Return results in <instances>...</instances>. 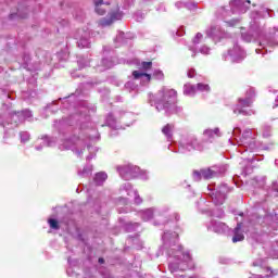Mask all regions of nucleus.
<instances>
[{
	"label": "nucleus",
	"mask_w": 278,
	"mask_h": 278,
	"mask_svg": "<svg viewBox=\"0 0 278 278\" xmlns=\"http://www.w3.org/2000/svg\"><path fill=\"white\" fill-rule=\"evenodd\" d=\"M270 16V12L267 8L261 7V9L256 12H252L251 18L253 21H257V18H268Z\"/></svg>",
	"instance_id": "aec40b11"
},
{
	"label": "nucleus",
	"mask_w": 278,
	"mask_h": 278,
	"mask_svg": "<svg viewBox=\"0 0 278 278\" xmlns=\"http://www.w3.org/2000/svg\"><path fill=\"white\" fill-rule=\"evenodd\" d=\"M79 66H80V68H84V67L88 66V64L81 65V62H79Z\"/></svg>",
	"instance_id": "8fccbe9b"
},
{
	"label": "nucleus",
	"mask_w": 278,
	"mask_h": 278,
	"mask_svg": "<svg viewBox=\"0 0 278 278\" xmlns=\"http://www.w3.org/2000/svg\"><path fill=\"white\" fill-rule=\"evenodd\" d=\"M242 38L245 42H253V40H255V37L251 34H242Z\"/></svg>",
	"instance_id": "e433bc0d"
},
{
	"label": "nucleus",
	"mask_w": 278,
	"mask_h": 278,
	"mask_svg": "<svg viewBox=\"0 0 278 278\" xmlns=\"http://www.w3.org/2000/svg\"><path fill=\"white\" fill-rule=\"evenodd\" d=\"M153 68V62H141L139 64V70L132 72L134 79H138L143 86H147L151 79H164V72L161 70H154L152 75L149 74V71Z\"/></svg>",
	"instance_id": "7ed1b4c3"
},
{
	"label": "nucleus",
	"mask_w": 278,
	"mask_h": 278,
	"mask_svg": "<svg viewBox=\"0 0 278 278\" xmlns=\"http://www.w3.org/2000/svg\"><path fill=\"white\" fill-rule=\"evenodd\" d=\"M106 123L109 125V127H112V129H121L118 128V126L116 125V118H114V115L110 114L106 118Z\"/></svg>",
	"instance_id": "c756f323"
},
{
	"label": "nucleus",
	"mask_w": 278,
	"mask_h": 278,
	"mask_svg": "<svg viewBox=\"0 0 278 278\" xmlns=\"http://www.w3.org/2000/svg\"><path fill=\"white\" fill-rule=\"evenodd\" d=\"M77 46L79 47V49L90 48V33L88 30L78 31Z\"/></svg>",
	"instance_id": "dca6fc26"
},
{
	"label": "nucleus",
	"mask_w": 278,
	"mask_h": 278,
	"mask_svg": "<svg viewBox=\"0 0 278 278\" xmlns=\"http://www.w3.org/2000/svg\"><path fill=\"white\" fill-rule=\"evenodd\" d=\"M275 36H278L277 33H275Z\"/></svg>",
	"instance_id": "13d9d810"
},
{
	"label": "nucleus",
	"mask_w": 278,
	"mask_h": 278,
	"mask_svg": "<svg viewBox=\"0 0 278 278\" xmlns=\"http://www.w3.org/2000/svg\"><path fill=\"white\" fill-rule=\"evenodd\" d=\"M260 45L263 49H266V47H275V45H278V42L275 43L271 40L264 39L260 42Z\"/></svg>",
	"instance_id": "2f4dec72"
},
{
	"label": "nucleus",
	"mask_w": 278,
	"mask_h": 278,
	"mask_svg": "<svg viewBox=\"0 0 278 278\" xmlns=\"http://www.w3.org/2000/svg\"><path fill=\"white\" fill-rule=\"evenodd\" d=\"M247 58V52L238 43L233 45L227 53L222 55L224 62H242Z\"/></svg>",
	"instance_id": "0eeeda50"
},
{
	"label": "nucleus",
	"mask_w": 278,
	"mask_h": 278,
	"mask_svg": "<svg viewBox=\"0 0 278 278\" xmlns=\"http://www.w3.org/2000/svg\"><path fill=\"white\" fill-rule=\"evenodd\" d=\"M233 233L235 236L232 237V242H242V240H244V235L242 233V224H237Z\"/></svg>",
	"instance_id": "5701e85b"
},
{
	"label": "nucleus",
	"mask_w": 278,
	"mask_h": 278,
	"mask_svg": "<svg viewBox=\"0 0 278 278\" xmlns=\"http://www.w3.org/2000/svg\"><path fill=\"white\" fill-rule=\"evenodd\" d=\"M240 132V128H235L232 131V136L237 141V144L239 147H244L245 151H255V149H257V143H255V136H253V130L245 129L242 134V137L238 139Z\"/></svg>",
	"instance_id": "20e7f679"
},
{
	"label": "nucleus",
	"mask_w": 278,
	"mask_h": 278,
	"mask_svg": "<svg viewBox=\"0 0 278 278\" xmlns=\"http://www.w3.org/2000/svg\"><path fill=\"white\" fill-rule=\"evenodd\" d=\"M149 99L151 105L154 103L157 112L164 110L167 116L181 112V109L175 105L177 99V91H175V89L162 88L156 96L150 94Z\"/></svg>",
	"instance_id": "f257e3e1"
},
{
	"label": "nucleus",
	"mask_w": 278,
	"mask_h": 278,
	"mask_svg": "<svg viewBox=\"0 0 278 278\" xmlns=\"http://www.w3.org/2000/svg\"><path fill=\"white\" fill-rule=\"evenodd\" d=\"M79 177H90L92 175V165H86L83 169L78 170Z\"/></svg>",
	"instance_id": "cd10ccee"
},
{
	"label": "nucleus",
	"mask_w": 278,
	"mask_h": 278,
	"mask_svg": "<svg viewBox=\"0 0 278 278\" xmlns=\"http://www.w3.org/2000/svg\"><path fill=\"white\" fill-rule=\"evenodd\" d=\"M181 149H185V151H201L203 147H201V143H199V140H197L195 137H189L185 138L180 141Z\"/></svg>",
	"instance_id": "f8f14e48"
},
{
	"label": "nucleus",
	"mask_w": 278,
	"mask_h": 278,
	"mask_svg": "<svg viewBox=\"0 0 278 278\" xmlns=\"http://www.w3.org/2000/svg\"><path fill=\"white\" fill-rule=\"evenodd\" d=\"M256 53H262V50L261 49H256Z\"/></svg>",
	"instance_id": "864d4df0"
},
{
	"label": "nucleus",
	"mask_w": 278,
	"mask_h": 278,
	"mask_svg": "<svg viewBox=\"0 0 278 278\" xmlns=\"http://www.w3.org/2000/svg\"><path fill=\"white\" fill-rule=\"evenodd\" d=\"M273 253H274V254H271V257H274V258L277 257V253H278V243H277V248H274V249H273Z\"/></svg>",
	"instance_id": "49530a36"
},
{
	"label": "nucleus",
	"mask_w": 278,
	"mask_h": 278,
	"mask_svg": "<svg viewBox=\"0 0 278 278\" xmlns=\"http://www.w3.org/2000/svg\"><path fill=\"white\" fill-rule=\"evenodd\" d=\"M218 175V172L214 168H203L193 172L194 181H201V179H212Z\"/></svg>",
	"instance_id": "ddd939ff"
},
{
	"label": "nucleus",
	"mask_w": 278,
	"mask_h": 278,
	"mask_svg": "<svg viewBox=\"0 0 278 278\" xmlns=\"http://www.w3.org/2000/svg\"><path fill=\"white\" fill-rule=\"evenodd\" d=\"M201 42H203V34L198 33L194 38L192 39L191 45L189 46V50H191L192 52V58H194V55H197L199 49V45H201Z\"/></svg>",
	"instance_id": "a211bd4d"
},
{
	"label": "nucleus",
	"mask_w": 278,
	"mask_h": 278,
	"mask_svg": "<svg viewBox=\"0 0 278 278\" xmlns=\"http://www.w3.org/2000/svg\"><path fill=\"white\" fill-rule=\"evenodd\" d=\"M59 149L61 151H64V150L73 151V153H75L77 157H81V155H84V151H88L89 155L87 156V160H92V157L97 155V151H99L97 147H92L90 144H88L86 148V138L77 135H74L70 139L65 140L59 147Z\"/></svg>",
	"instance_id": "f03ea898"
},
{
	"label": "nucleus",
	"mask_w": 278,
	"mask_h": 278,
	"mask_svg": "<svg viewBox=\"0 0 278 278\" xmlns=\"http://www.w3.org/2000/svg\"><path fill=\"white\" fill-rule=\"evenodd\" d=\"M102 64H103V66H105V68H112L114 66V63H112V61H110L108 59H103Z\"/></svg>",
	"instance_id": "4c0bfd02"
},
{
	"label": "nucleus",
	"mask_w": 278,
	"mask_h": 278,
	"mask_svg": "<svg viewBox=\"0 0 278 278\" xmlns=\"http://www.w3.org/2000/svg\"><path fill=\"white\" fill-rule=\"evenodd\" d=\"M48 223L51 229H60V224L56 222V219L50 218L48 219Z\"/></svg>",
	"instance_id": "72a5a7b5"
},
{
	"label": "nucleus",
	"mask_w": 278,
	"mask_h": 278,
	"mask_svg": "<svg viewBox=\"0 0 278 278\" xmlns=\"http://www.w3.org/2000/svg\"><path fill=\"white\" fill-rule=\"evenodd\" d=\"M206 34L211 38H220L223 36V29H220V26H212L206 30Z\"/></svg>",
	"instance_id": "b1692460"
},
{
	"label": "nucleus",
	"mask_w": 278,
	"mask_h": 278,
	"mask_svg": "<svg viewBox=\"0 0 278 278\" xmlns=\"http://www.w3.org/2000/svg\"><path fill=\"white\" fill-rule=\"evenodd\" d=\"M251 1L242 2V0H232L230 1V10L232 14H244L249 10Z\"/></svg>",
	"instance_id": "4468645a"
},
{
	"label": "nucleus",
	"mask_w": 278,
	"mask_h": 278,
	"mask_svg": "<svg viewBox=\"0 0 278 278\" xmlns=\"http://www.w3.org/2000/svg\"><path fill=\"white\" fill-rule=\"evenodd\" d=\"M207 230L208 231H214V233H225L229 227L227 224L218 222L216 219H212L207 225Z\"/></svg>",
	"instance_id": "2eb2a0df"
},
{
	"label": "nucleus",
	"mask_w": 278,
	"mask_h": 278,
	"mask_svg": "<svg viewBox=\"0 0 278 278\" xmlns=\"http://www.w3.org/2000/svg\"><path fill=\"white\" fill-rule=\"evenodd\" d=\"M188 4L184 3V2H176V8L180 9V8H186Z\"/></svg>",
	"instance_id": "c03bdc74"
},
{
	"label": "nucleus",
	"mask_w": 278,
	"mask_h": 278,
	"mask_svg": "<svg viewBox=\"0 0 278 278\" xmlns=\"http://www.w3.org/2000/svg\"><path fill=\"white\" fill-rule=\"evenodd\" d=\"M258 186L260 188L264 187V180H262V182Z\"/></svg>",
	"instance_id": "3c124183"
},
{
	"label": "nucleus",
	"mask_w": 278,
	"mask_h": 278,
	"mask_svg": "<svg viewBox=\"0 0 278 278\" xmlns=\"http://www.w3.org/2000/svg\"><path fill=\"white\" fill-rule=\"evenodd\" d=\"M93 3L94 12L98 13L99 16H103L106 12L105 5H110V0H93Z\"/></svg>",
	"instance_id": "6ab92c4d"
},
{
	"label": "nucleus",
	"mask_w": 278,
	"mask_h": 278,
	"mask_svg": "<svg viewBox=\"0 0 278 278\" xmlns=\"http://www.w3.org/2000/svg\"><path fill=\"white\" fill-rule=\"evenodd\" d=\"M103 258H99V264H103Z\"/></svg>",
	"instance_id": "603ef678"
},
{
	"label": "nucleus",
	"mask_w": 278,
	"mask_h": 278,
	"mask_svg": "<svg viewBox=\"0 0 278 278\" xmlns=\"http://www.w3.org/2000/svg\"><path fill=\"white\" fill-rule=\"evenodd\" d=\"M243 160H245L247 162H253V155L250 157L243 155Z\"/></svg>",
	"instance_id": "09e8293b"
},
{
	"label": "nucleus",
	"mask_w": 278,
	"mask_h": 278,
	"mask_svg": "<svg viewBox=\"0 0 278 278\" xmlns=\"http://www.w3.org/2000/svg\"><path fill=\"white\" fill-rule=\"evenodd\" d=\"M270 131H271L270 126H264L263 127V137L270 138V136H271Z\"/></svg>",
	"instance_id": "c9c22d12"
},
{
	"label": "nucleus",
	"mask_w": 278,
	"mask_h": 278,
	"mask_svg": "<svg viewBox=\"0 0 278 278\" xmlns=\"http://www.w3.org/2000/svg\"><path fill=\"white\" fill-rule=\"evenodd\" d=\"M253 105V96L247 97V98H240L237 102V104L232 108L233 114L237 116L239 114H242L243 116H253L255 114V111L253 110H247L245 108H251Z\"/></svg>",
	"instance_id": "423d86ee"
},
{
	"label": "nucleus",
	"mask_w": 278,
	"mask_h": 278,
	"mask_svg": "<svg viewBox=\"0 0 278 278\" xmlns=\"http://www.w3.org/2000/svg\"><path fill=\"white\" fill-rule=\"evenodd\" d=\"M268 194L271 197H278V181H274L271 184V188L269 189Z\"/></svg>",
	"instance_id": "7c9ffc66"
},
{
	"label": "nucleus",
	"mask_w": 278,
	"mask_h": 278,
	"mask_svg": "<svg viewBox=\"0 0 278 278\" xmlns=\"http://www.w3.org/2000/svg\"><path fill=\"white\" fill-rule=\"evenodd\" d=\"M225 23L228 27H235V25H237L239 22L238 20H232L230 22L225 21Z\"/></svg>",
	"instance_id": "ea45409f"
},
{
	"label": "nucleus",
	"mask_w": 278,
	"mask_h": 278,
	"mask_svg": "<svg viewBox=\"0 0 278 278\" xmlns=\"http://www.w3.org/2000/svg\"><path fill=\"white\" fill-rule=\"evenodd\" d=\"M270 268H267V273H269Z\"/></svg>",
	"instance_id": "4d7b16f0"
},
{
	"label": "nucleus",
	"mask_w": 278,
	"mask_h": 278,
	"mask_svg": "<svg viewBox=\"0 0 278 278\" xmlns=\"http://www.w3.org/2000/svg\"><path fill=\"white\" fill-rule=\"evenodd\" d=\"M229 192V187L227 185H222L215 192L211 194L213 203L215 205H223L225 203V199H227V193Z\"/></svg>",
	"instance_id": "9d476101"
},
{
	"label": "nucleus",
	"mask_w": 278,
	"mask_h": 278,
	"mask_svg": "<svg viewBox=\"0 0 278 278\" xmlns=\"http://www.w3.org/2000/svg\"><path fill=\"white\" fill-rule=\"evenodd\" d=\"M194 74H195V71L194 70H189L188 71V73H187V75H188V77L190 78V79H192V77H194Z\"/></svg>",
	"instance_id": "37998d69"
},
{
	"label": "nucleus",
	"mask_w": 278,
	"mask_h": 278,
	"mask_svg": "<svg viewBox=\"0 0 278 278\" xmlns=\"http://www.w3.org/2000/svg\"><path fill=\"white\" fill-rule=\"evenodd\" d=\"M204 136L208 138V140H212L214 138H220V128H214V129H205Z\"/></svg>",
	"instance_id": "393cba45"
},
{
	"label": "nucleus",
	"mask_w": 278,
	"mask_h": 278,
	"mask_svg": "<svg viewBox=\"0 0 278 278\" xmlns=\"http://www.w3.org/2000/svg\"><path fill=\"white\" fill-rule=\"evenodd\" d=\"M29 118H31V111H29V110H25V111L12 114V121H14V123L16 125H18V123H23L24 121H27Z\"/></svg>",
	"instance_id": "f3484780"
},
{
	"label": "nucleus",
	"mask_w": 278,
	"mask_h": 278,
	"mask_svg": "<svg viewBox=\"0 0 278 278\" xmlns=\"http://www.w3.org/2000/svg\"><path fill=\"white\" fill-rule=\"evenodd\" d=\"M140 179H143V180L149 179V174H147V172H141L140 173Z\"/></svg>",
	"instance_id": "79ce46f5"
},
{
	"label": "nucleus",
	"mask_w": 278,
	"mask_h": 278,
	"mask_svg": "<svg viewBox=\"0 0 278 278\" xmlns=\"http://www.w3.org/2000/svg\"><path fill=\"white\" fill-rule=\"evenodd\" d=\"M40 146L36 147V151H42V147H53L55 144V138L43 137L39 140Z\"/></svg>",
	"instance_id": "412c9836"
},
{
	"label": "nucleus",
	"mask_w": 278,
	"mask_h": 278,
	"mask_svg": "<svg viewBox=\"0 0 278 278\" xmlns=\"http://www.w3.org/2000/svg\"><path fill=\"white\" fill-rule=\"evenodd\" d=\"M229 143H230V144H236V143H233V141H232L231 139H229Z\"/></svg>",
	"instance_id": "5fc2aeb1"
},
{
	"label": "nucleus",
	"mask_w": 278,
	"mask_h": 278,
	"mask_svg": "<svg viewBox=\"0 0 278 278\" xmlns=\"http://www.w3.org/2000/svg\"><path fill=\"white\" fill-rule=\"evenodd\" d=\"M125 34L124 33H121L117 37H116V40L118 42H123V38H124Z\"/></svg>",
	"instance_id": "a18cd8bd"
},
{
	"label": "nucleus",
	"mask_w": 278,
	"mask_h": 278,
	"mask_svg": "<svg viewBox=\"0 0 278 278\" xmlns=\"http://www.w3.org/2000/svg\"><path fill=\"white\" fill-rule=\"evenodd\" d=\"M195 89H197V92H202V93L210 92L211 90L210 85L203 84V83H199L198 85H195Z\"/></svg>",
	"instance_id": "c85d7f7f"
},
{
	"label": "nucleus",
	"mask_w": 278,
	"mask_h": 278,
	"mask_svg": "<svg viewBox=\"0 0 278 278\" xmlns=\"http://www.w3.org/2000/svg\"><path fill=\"white\" fill-rule=\"evenodd\" d=\"M184 94H186L187 97H194V94H197V86L186 84L184 86Z\"/></svg>",
	"instance_id": "bb28decb"
},
{
	"label": "nucleus",
	"mask_w": 278,
	"mask_h": 278,
	"mask_svg": "<svg viewBox=\"0 0 278 278\" xmlns=\"http://www.w3.org/2000/svg\"><path fill=\"white\" fill-rule=\"evenodd\" d=\"M20 138H21V142L25 143V142H29V138H31V137H30L29 132L22 131V132H20Z\"/></svg>",
	"instance_id": "473e14b6"
},
{
	"label": "nucleus",
	"mask_w": 278,
	"mask_h": 278,
	"mask_svg": "<svg viewBox=\"0 0 278 278\" xmlns=\"http://www.w3.org/2000/svg\"><path fill=\"white\" fill-rule=\"evenodd\" d=\"M119 194H122V197H134L135 198V203L137 205H140V203H142V198H140V195L138 194V191L134 189V187H131L130 182H125L119 188Z\"/></svg>",
	"instance_id": "1a4fd4ad"
},
{
	"label": "nucleus",
	"mask_w": 278,
	"mask_h": 278,
	"mask_svg": "<svg viewBox=\"0 0 278 278\" xmlns=\"http://www.w3.org/2000/svg\"><path fill=\"white\" fill-rule=\"evenodd\" d=\"M108 179V174L105 172H99L96 174L93 181L96 186H103V182Z\"/></svg>",
	"instance_id": "a878e982"
},
{
	"label": "nucleus",
	"mask_w": 278,
	"mask_h": 278,
	"mask_svg": "<svg viewBox=\"0 0 278 278\" xmlns=\"http://www.w3.org/2000/svg\"><path fill=\"white\" fill-rule=\"evenodd\" d=\"M117 170L122 179L129 180L138 176V172L140 170V168L134 165H125L123 167H118Z\"/></svg>",
	"instance_id": "9b49d317"
},
{
	"label": "nucleus",
	"mask_w": 278,
	"mask_h": 278,
	"mask_svg": "<svg viewBox=\"0 0 278 278\" xmlns=\"http://www.w3.org/2000/svg\"><path fill=\"white\" fill-rule=\"evenodd\" d=\"M265 151H270L271 149H275V142H269L267 146L263 147Z\"/></svg>",
	"instance_id": "a19ab883"
},
{
	"label": "nucleus",
	"mask_w": 278,
	"mask_h": 278,
	"mask_svg": "<svg viewBox=\"0 0 278 278\" xmlns=\"http://www.w3.org/2000/svg\"><path fill=\"white\" fill-rule=\"evenodd\" d=\"M168 212H170V207L162 206L161 208L151 207L144 211L139 212V216H141L142 220H151V218H155L156 220H162L166 223L168 220Z\"/></svg>",
	"instance_id": "39448f33"
},
{
	"label": "nucleus",
	"mask_w": 278,
	"mask_h": 278,
	"mask_svg": "<svg viewBox=\"0 0 278 278\" xmlns=\"http://www.w3.org/2000/svg\"><path fill=\"white\" fill-rule=\"evenodd\" d=\"M210 51H212V49L207 46H202L199 48V52L202 53V55H210Z\"/></svg>",
	"instance_id": "f704fd0d"
},
{
	"label": "nucleus",
	"mask_w": 278,
	"mask_h": 278,
	"mask_svg": "<svg viewBox=\"0 0 278 278\" xmlns=\"http://www.w3.org/2000/svg\"><path fill=\"white\" fill-rule=\"evenodd\" d=\"M121 18H123V12L116 7L115 9H112L105 17L99 21V25L100 27H110V25H114V23L121 21Z\"/></svg>",
	"instance_id": "6e6552de"
},
{
	"label": "nucleus",
	"mask_w": 278,
	"mask_h": 278,
	"mask_svg": "<svg viewBox=\"0 0 278 278\" xmlns=\"http://www.w3.org/2000/svg\"><path fill=\"white\" fill-rule=\"evenodd\" d=\"M136 227H138V223H135V224L130 223L126 226V229H127V231H134L136 229Z\"/></svg>",
	"instance_id": "58836bf2"
},
{
	"label": "nucleus",
	"mask_w": 278,
	"mask_h": 278,
	"mask_svg": "<svg viewBox=\"0 0 278 278\" xmlns=\"http://www.w3.org/2000/svg\"><path fill=\"white\" fill-rule=\"evenodd\" d=\"M128 86H129V83L128 84H126V87L128 88Z\"/></svg>",
	"instance_id": "6e6d98bb"
},
{
	"label": "nucleus",
	"mask_w": 278,
	"mask_h": 278,
	"mask_svg": "<svg viewBox=\"0 0 278 278\" xmlns=\"http://www.w3.org/2000/svg\"><path fill=\"white\" fill-rule=\"evenodd\" d=\"M263 263H264V261H262V260L260 262L255 261L253 263V266H262Z\"/></svg>",
	"instance_id": "de8ad7c7"
},
{
	"label": "nucleus",
	"mask_w": 278,
	"mask_h": 278,
	"mask_svg": "<svg viewBox=\"0 0 278 278\" xmlns=\"http://www.w3.org/2000/svg\"><path fill=\"white\" fill-rule=\"evenodd\" d=\"M175 132V124H166L162 128V134L167 140H173V134Z\"/></svg>",
	"instance_id": "4be33fe9"
}]
</instances>
